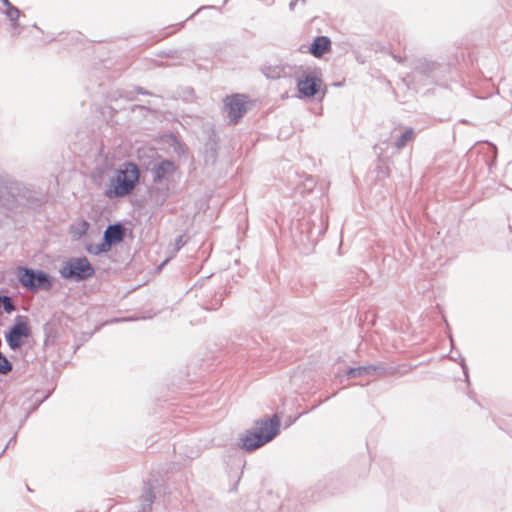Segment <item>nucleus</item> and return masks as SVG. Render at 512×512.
I'll use <instances>...</instances> for the list:
<instances>
[{
    "mask_svg": "<svg viewBox=\"0 0 512 512\" xmlns=\"http://www.w3.org/2000/svg\"><path fill=\"white\" fill-rule=\"evenodd\" d=\"M43 204L41 192L30 189L16 180L0 179V205L6 209L15 210L23 207L38 211Z\"/></svg>",
    "mask_w": 512,
    "mask_h": 512,
    "instance_id": "f257e3e1",
    "label": "nucleus"
},
{
    "mask_svg": "<svg viewBox=\"0 0 512 512\" xmlns=\"http://www.w3.org/2000/svg\"><path fill=\"white\" fill-rule=\"evenodd\" d=\"M0 2L5 6L4 14L11 22L12 27L17 28L19 26V18L22 15L21 10L9 0H0Z\"/></svg>",
    "mask_w": 512,
    "mask_h": 512,
    "instance_id": "f3484780",
    "label": "nucleus"
},
{
    "mask_svg": "<svg viewBox=\"0 0 512 512\" xmlns=\"http://www.w3.org/2000/svg\"><path fill=\"white\" fill-rule=\"evenodd\" d=\"M0 307H2L3 311L7 314H11L16 309L12 298L7 294L2 293H0Z\"/></svg>",
    "mask_w": 512,
    "mask_h": 512,
    "instance_id": "5701e85b",
    "label": "nucleus"
},
{
    "mask_svg": "<svg viewBox=\"0 0 512 512\" xmlns=\"http://www.w3.org/2000/svg\"><path fill=\"white\" fill-rule=\"evenodd\" d=\"M16 278L26 292L34 294L41 290H51L55 280L48 272L29 266L17 267Z\"/></svg>",
    "mask_w": 512,
    "mask_h": 512,
    "instance_id": "39448f33",
    "label": "nucleus"
},
{
    "mask_svg": "<svg viewBox=\"0 0 512 512\" xmlns=\"http://www.w3.org/2000/svg\"><path fill=\"white\" fill-rule=\"evenodd\" d=\"M298 2L299 0H291L289 3V9L293 11Z\"/></svg>",
    "mask_w": 512,
    "mask_h": 512,
    "instance_id": "58836bf2",
    "label": "nucleus"
},
{
    "mask_svg": "<svg viewBox=\"0 0 512 512\" xmlns=\"http://www.w3.org/2000/svg\"><path fill=\"white\" fill-rule=\"evenodd\" d=\"M161 56L166 58H180V52L178 50L163 51Z\"/></svg>",
    "mask_w": 512,
    "mask_h": 512,
    "instance_id": "7c9ffc66",
    "label": "nucleus"
},
{
    "mask_svg": "<svg viewBox=\"0 0 512 512\" xmlns=\"http://www.w3.org/2000/svg\"><path fill=\"white\" fill-rule=\"evenodd\" d=\"M184 23H185L184 21H183V22H181V23L179 24V25H180V27H183V26H184Z\"/></svg>",
    "mask_w": 512,
    "mask_h": 512,
    "instance_id": "37998d69",
    "label": "nucleus"
},
{
    "mask_svg": "<svg viewBox=\"0 0 512 512\" xmlns=\"http://www.w3.org/2000/svg\"><path fill=\"white\" fill-rule=\"evenodd\" d=\"M322 75L319 69L307 67L296 79L299 99L314 98L321 90Z\"/></svg>",
    "mask_w": 512,
    "mask_h": 512,
    "instance_id": "6e6552de",
    "label": "nucleus"
},
{
    "mask_svg": "<svg viewBox=\"0 0 512 512\" xmlns=\"http://www.w3.org/2000/svg\"><path fill=\"white\" fill-rule=\"evenodd\" d=\"M111 250V248L108 246V244L101 239V241L98 244H89L86 246V251L95 256H99L102 254H106Z\"/></svg>",
    "mask_w": 512,
    "mask_h": 512,
    "instance_id": "aec40b11",
    "label": "nucleus"
},
{
    "mask_svg": "<svg viewBox=\"0 0 512 512\" xmlns=\"http://www.w3.org/2000/svg\"><path fill=\"white\" fill-rule=\"evenodd\" d=\"M185 245V241L183 240V236L179 235L175 239V249L179 251Z\"/></svg>",
    "mask_w": 512,
    "mask_h": 512,
    "instance_id": "72a5a7b5",
    "label": "nucleus"
},
{
    "mask_svg": "<svg viewBox=\"0 0 512 512\" xmlns=\"http://www.w3.org/2000/svg\"><path fill=\"white\" fill-rule=\"evenodd\" d=\"M280 432V415H266L254 421V426L239 437L237 445L244 452H253L273 441Z\"/></svg>",
    "mask_w": 512,
    "mask_h": 512,
    "instance_id": "f03ea898",
    "label": "nucleus"
},
{
    "mask_svg": "<svg viewBox=\"0 0 512 512\" xmlns=\"http://www.w3.org/2000/svg\"><path fill=\"white\" fill-rule=\"evenodd\" d=\"M146 170L152 176L153 184H163L168 182L177 171V165L172 159L159 158L149 162Z\"/></svg>",
    "mask_w": 512,
    "mask_h": 512,
    "instance_id": "9d476101",
    "label": "nucleus"
},
{
    "mask_svg": "<svg viewBox=\"0 0 512 512\" xmlns=\"http://www.w3.org/2000/svg\"><path fill=\"white\" fill-rule=\"evenodd\" d=\"M375 170H376L377 178H379V179L388 178L390 176V167H389L388 160L379 158L378 164H377Z\"/></svg>",
    "mask_w": 512,
    "mask_h": 512,
    "instance_id": "4be33fe9",
    "label": "nucleus"
},
{
    "mask_svg": "<svg viewBox=\"0 0 512 512\" xmlns=\"http://www.w3.org/2000/svg\"><path fill=\"white\" fill-rule=\"evenodd\" d=\"M132 112L140 111L143 115L154 113L155 110L146 105H133L131 107Z\"/></svg>",
    "mask_w": 512,
    "mask_h": 512,
    "instance_id": "cd10ccee",
    "label": "nucleus"
},
{
    "mask_svg": "<svg viewBox=\"0 0 512 512\" xmlns=\"http://www.w3.org/2000/svg\"><path fill=\"white\" fill-rule=\"evenodd\" d=\"M31 335L29 318L24 315H16L13 324L4 332L5 341L12 351L20 350Z\"/></svg>",
    "mask_w": 512,
    "mask_h": 512,
    "instance_id": "0eeeda50",
    "label": "nucleus"
},
{
    "mask_svg": "<svg viewBox=\"0 0 512 512\" xmlns=\"http://www.w3.org/2000/svg\"><path fill=\"white\" fill-rule=\"evenodd\" d=\"M140 182V170L132 161L123 162L114 169L104 190L108 199H119L129 195Z\"/></svg>",
    "mask_w": 512,
    "mask_h": 512,
    "instance_id": "7ed1b4c3",
    "label": "nucleus"
},
{
    "mask_svg": "<svg viewBox=\"0 0 512 512\" xmlns=\"http://www.w3.org/2000/svg\"><path fill=\"white\" fill-rule=\"evenodd\" d=\"M399 369L400 366H388L382 363L369 364L358 367H349L346 371V376L348 378H355L375 374L394 375L399 371Z\"/></svg>",
    "mask_w": 512,
    "mask_h": 512,
    "instance_id": "9b49d317",
    "label": "nucleus"
},
{
    "mask_svg": "<svg viewBox=\"0 0 512 512\" xmlns=\"http://www.w3.org/2000/svg\"><path fill=\"white\" fill-rule=\"evenodd\" d=\"M48 397L49 394L45 395L41 400L37 401L34 405H32L29 410V413L35 411Z\"/></svg>",
    "mask_w": 512,
    "mask_h": 512,
    "instance_id": "f704fd0d",
    "label": "nucleus"
},
{
    "mask_svg": "<svg viewBox=\"0 0 512 512\" xmlns=\"http://www.w3.org/2000/svg\"><path fill=\"white\" fill-rule=\"evenodd\" d=\"M13 369V364L8 358L0 351V374L7 375Z\"/></svg>",
    "mask_w": 512,
    "mask_h": 512,
    "instance_id": "393cba45",
    "label": "nucleus"
},
{
    "mask_svg": "<svg viewBox=\"0 0 512 512\" xmlns=\"http://www.w3.org/2000/svg\"><path fill=\"white\" fill-rule=\"evenodd\" d=\"M138 318L135 316H128L123 318H113L109 321V323H119V322H126V321H135Z\"/></svg>",
    "mask_w": 512,
    "mask_h": 512,
    "instance_id": "2f4dec72",
    "label": "nucleus"
},
{
    "mask_svg": "<svg viewBox=\"0 0 512 512\" xmlns=\"http://www.w3.org/2000/svg\"><path fill=\"white\" fill-rule=\"evenodd\" d=\"M219 137L214 129L207 132V139L203 147L205 165H214L218 158Z\"/></svg>",
    "mask_w": 512,
    "mask_h": 512,
    "instance_id": "ddd939ff",
    "label": "nucleus"
},
{
    "mask_svg": "<svg viewBox=\"0 0 512 512\" xmlns=\"http://www.w3.org/2000/svg\"><path fill=\"white\" fill-rule=\"evenodd\" d=\"M224 299V292H218L215 294L214 299L212 300L210 306L207 309H217L222 305V301Z\"/></svg>",
    "mask_w": 512,
    "mask_h": 512,
    "instance_id": "bb28decb",
    "label": "nucleus"
},
{
    "mask_svg": "<svg viewBox=\"0 0 512 512\" xmlns=\"http://www.w3.org/2000/svg\"><path fill=\"white\" fill-rule=\"evenodd\" d=\"M300 229H301V232H304V230H307V236H306V239L307 241L309 242H313L315 241V239L321 235L323 233V231L321 229L318 230L317 232V235L316 237L314 236V231L312 228H310V223L309 221H304V222H301L300 223Z\"/></svg>",
    "mask_w": 512,
    "mask_h": 512,
    "instance_id": "b1692460",
    "label": "nucleus"
},
{
    "mask_svg": "<svg viewBox=\"0 0 512 512\" xmlns=\"http://www.w3.org/2000/svg\"><path fill=\"white\" fill-rule=\"evenodd\" d=\"M62 279L69 282H84L95 275V267L86 256L69 257L58 270Z\"/></svg>",
    "mask_w": 512,
    "mask_h": 512,
    "instance_id": "423d86ee",
    "label": "nucleus"
},
{
    "mask_svg": "<svg viewBox=\"0 0 512 512\" xmlns=\"http://www.w3.org/2000/svg\"><path fill=\"white\" fill-rule=\"evenodd\" d=\"M126 227L121 222L108 224L103 232L102 239L112 247L121 244L126 236Z\"/></svg>",
    "mask_w": 512,
    "mask_h": 512,
    "instance_id": "4468645a",
    "label": "nucleus"
},
{
    "mask_svg": "<svg viewBox=\"0 0 512 512\" xmlns=\"http://www.w3.org/2000/svg\"><path fill=\"white\" fill-rule=\"evenodd\" d=\"M89 228H90V223L85 219H82L76 225H71L70 233L72 235V238L74 240H80L82 237H84L87 234Z\"/></svg>",
    "mask_w": 512,
    "mask_h": 512,
    "instance_id": "6ab92c4d",
    "label": "nucleus"
},
{
    "mask_svg": "<svg viewBox=\"0 0 512 512\" xmlns=\"http://www.w3.org/2000/svg\"><path fill=\"white\" fill-rule=\"evenodd\" d=\"M229 0H224L223 1V5H226L228 3Z\"/></svg>",
    "mask_w": 512,
    "mask_h": 512,
    "instance_id": "a19ab883",
    "label": "nucleus"
},
{
    "mask_svg": "<svg viewBox=\"0 0 512 512\" xmlns=\"http://www.w3.org/2000/svg\"><path fill=\"white\" fill-rule=\"evenodd\" d=\"M205 9H217V10H220V8H218L217 6H214V5H204V6L199 7L192 15H190L187 18V20L193 18L197 13H199L200 11L205 10Z\"/></svg>",
    "mask_w": 512,
    "mask_h": 512,
    "instance_id": "473e14b6",
    "label": "nucleus"
},
{
    "mask_svg": "<svg viewBox=\"0 0 512 512\" xmlns=\"http://www.w3.org/2000/svg\"><path fill=\"white\" fill-rule=\"evenodd\" d=\"M134 91H135L136 94H140V95L157 96V97H159L158 95H155L154 93H152L151 91L145 89L142 86H134Z\"/></svg>",
    "mask_w": 512,
    "mask_h": 512,
    "instance_id": "c756f323",
    "label": "nucleus"
},
{
    "mask_svg": "<svg viewBox=\"0 0 512 512\" xmlns=\"http://www.w3.org/2000/svg\"><path fill=\"white\" fill-rule=\"evenodd\" d=\"M27 490H28L29 492H32V489H31L29 486H27Z\"/></svg>",
    "mask_w": 512,
    "mask_h": 512,
    "instance_id": "c03bdc74",
    "label": "nucleus"
},
{
    "mask_svg": "<svg viewBox=\"0 0 512 512\" xmlns=\"http://www.w3.org/2000/svg\"><path fill=\"white\" fill-rule=\"evenodd\" d=\"M42 328L45 335V342H47L50 338L54 337L56 329V323L54 321L46 322Z\"/></svg>",
    "mask_w": 512,
    "mask_h": 512,
    "instance_id": "a878e982",
    "label": "nucleus"
},
{
    "mask_svg": "<svg viewBox=\"0 0 512 512\" xmlns=\"http://www.w3.org/2000/svg\"><path fill=\"white\" fill-rule=\"evenodd\" d=\"M331 44V39L328 36H316L308 47L307 51L315 58H321L324 54L331 50Z\"/></svg>",
    "mask_w": 512,
    "mask_h": 512,
    "instance_id": "2eb2a0df",
    "label": "nucleus"
},
{
    "mask_svg": "<svg viewBox=\"0 0 512 512\" xmlns=\"http://www.w3.org/2000/svg\"><path fill=\"white\" fill-rule=\"evenodd\" d=\"M93 336V332H83L79 338V343L76 345L74 352L86 341Z\"/></svg>",
    "mask_w": 512,
    "mask_h": 512,
    "instance_id": "c85d7f7f",
    "label": "nucleus"
},
{
    "mask_svg": "<svg viewBox=\"0 0 512 512\" xmlns=\"http://www.w3.org/2000/svg\"><path fill=\"white\" fill-rule=\"evenodd\" d=\"M444 357H445V358H448V359H450V360H452V361H454V362H458V363H459V357H458V355H457V354H456V355H454V356H452V355H449V354H448V355H445Z\"/></svg>",
    "mask_w": 512,
    "mask_h": 512,
    "instance_id": "4c0bfd02",
    "label": "nucleus"
},
{
    "mask_svg": "<svg viewBox=\"0 0 512 512\" xmlns=\"http://www.w3.org/2000/svg\"><path fill=\"white\" fill-rule=\"evenodd\" d=\"M299 2H300L302 5H305V4H306V0H299Z\"/></svg>",
    "mask_w": 512,
    "mask_h": 512,
    "instance_id": "ea45409f",
    "label": "nucleus"
},
{
    "mask_svg": "<svg viewBox=\"0 0 512 512\" xmlns=\"http://www.w3.org/2000/svg\"><path fill=\"white\" fill-rule=\"evenodd\" d=\"M16 439H17V433H14V435L9 439L8 443L6 444V446L4 447L2 452L0 453V456L3 455V453L6 451V449L10 446L11 443L16 442Z\"/></svg>",
    "mask_w": 512,
    "mask_h": 512,
    "instance_id": "c9c22d12",
    "label": "nucleus"
},
{
    "mask_svg": "<svg viewBox=\"0 0 512 512\" xmlns=\"http://www.w3.org/2000/svg\"><path fill=\"white\" fill-rule=\"evenodd\" d=\"M158 486L159 480L153 474L143 481L142 492L138 498V512H152V505L156 500V488Z\"/></svg>",
    "mask_w": 512,
    "mask_h": 512,
    "instance_id": "f8f14e48",
    "label": "nucleus"
},
{
    "mask_svg": "<svg viewBox=\"0 0 512 512\" xmlns=\"http://www.w3.org/2000/svg\"><path fill=\"white\" fill-rule=\"evenodd\" d=\"M248 96L241 93L227 95L223 99L224 112L227 114L229 123L238 124L247 113Z\"/></svg>",
    "mask_w": 512,
    "mask_h": 512,
    "instance_id": "1a4fd4ad",
    "label": "nucleus"
},
{
    "mask_svg": "<svg viewBox=\"0 0 512 512\" xmlns=\"http://www.w3.org/2000/svg\"><path fill=\"white\" fill-rule=\"evenodd\" d=\"M134 93H135V91H134V90H133V91H127V92H126L125 97H126L128 100H131V101H132V100H134V99H135Z\"/></svg>",
    "mask_w": 512,
    "mask_h": 512,
    "instance_id": "e433bc0d",
    "label": "nucleus"
},
{
    "mask_svg": "<svg viewBox=\"0 0 512 512\" xmlns=\"http://www.w3.org/2000/svg\"><path fill=\"white\" fill-rule=\"evenodd\" d=\"M449 339H450V344H451V347H452V352H454L455 354L458 355L459 357V365L461 366L462 368V371H463V375H464V378H465V381L467 382V384L469 385L470 384V380H469V369H468V366L466 364V361H465V358L462 357L460 351L458 349H456L454 347V340H453V337H452V334L449 333Z\"/></svg>",
    "mask_w": 512,
    "mask_h": 512,
    "instance_id": "412c9836",
    "label": "nucleus"
},
{
    "mask_svg": "<svg viewBox=\"0 0 512 512\" xmlns=\"http://www.w3.org/2000/svg\"><path fill=\"white\" fill-rule=\"evenodd\" d=\"M413 82L422 85H442L450 73L451 66L445 62H437L427 58L414 59L411 63Z\"/></svg>",
    "mask_w": 512,
    "mask_h": 512,
    "instance_id": "20e7f679",
    "label": "nucleus"
},
{
    "mask_svg": "<svg viewBox=\"0 0 512 512\" xmlns=\"http://www.w3.org/2000/svg\"><path fill=\"white\" fill-rule=\"evenodd\" d=\"M509 231L512 233V225H509Z\"/></svg>",
    "mask_w": 512,
    "mask_h": 512,
    "instance_id": "79ce46f5",
    "label": "nucleus"
},
{
    "mask_svg": "<svg viewBox=\"0 0 512 512\" xmlns=\"http://www.w3.org/2000/svg\"><path fill=\"white\" fill-rule=\"evenodd\" d=\"M416 136V132L412 127H405L399 136L394 141V146L397 150H402L406 145L412 141Z\"/></svg>",
    "mask_w": 512,
    "mask_h": 512,
    "instance_id": "a211bd4d",
    "label": "nucleus"
},
{
    "mask_svg": "<svg viewBox=\"0 0 512 512\" xmlns=\"http://www.w3.org/2000/svg\"><path fill=\"white\" fill-rule=\"evenodd\" d=\"M168 184H154L147 188V192L151 202L156 206H162L169 196Z\"/></svg>",
    "mask_w": 512,
    "mask_h": 512,
    "instance_id": "dca6fc26",
    "label": "nucleus"
}]
</instances>
